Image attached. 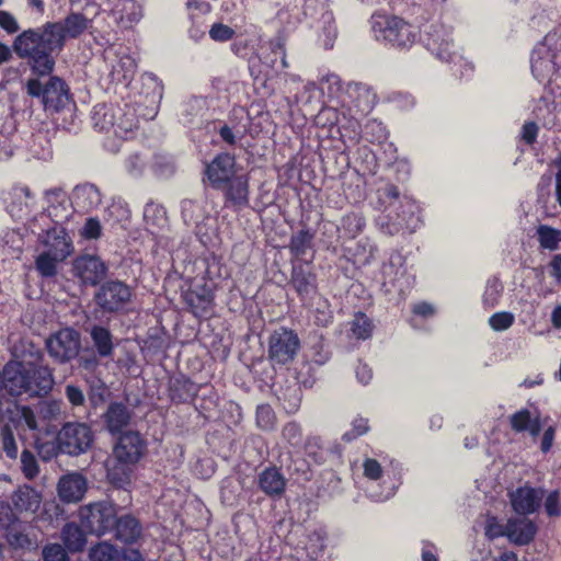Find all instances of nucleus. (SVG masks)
I'll list each match as a JSON object with an SVG mask.
<instances>
[{"mask_svg":"<svg viewBox=\"0 0 561 561\" xmlns=\"http://www.w3.org/2000/svg\"><path fill=\"white\" fill-rule=\"evenodd\" d=\"M87 480L80 473H69L58 482V496L64 503L79 502L87 492Z\"/></svg>","mask_w":561,"mask_h":561,"instance_id":"19","label":"nucleus"},{"mask_svg":"<svg viewBox=\"0 0 561 561\" xmlns=\"http://www.w3.org/2000/svg\"><path fill=\"white\" fill-rule=\"evenodd\" d=\"M404 207L408 208V211L403 210L402 214H397L394 219L391 217L390 213L386 216L391 221L387 224V232L389 234L397 233L403 227H410V220L412 219L413 209L415 206L410 201H407Z\"/></svg>","mask_w":561,"mask_h":561,"instance_id":"46","label":"nucleus"},{"mask_svg":"<svg viewBox=\"0 0 561 561\" xmlns=\"http://www.w3.org/2000/svg\"><path fill=\"white\" fill-rule=\"evenodd\" d=\"M503 291V285L497 278L489 279L482 297L483 305L486 308H494L500 300Z\"/></svg>","mask_w":561,"mask_h":561,"instance_id":"49","label":"nucleus"},{"mask_svg":"<svg viewBox=\"0 0 561 561\" xmlns=\"http://www.w3.org/2000/svg\"><path fill=\"white\" fill-rule=\"evenodd\" d=\"M508 540L517 546H526L530 543L536 534H537V525L524 517V518H517V517H511L508 518Z\"/></svg>","mask_w":561,"mask_h":561,"instance_id":"23","label":"nucleus"},{"mask_svg":"<svg viewBox=\"0 0 561 561\" xmlns=\"http://www.w3.org/2000/svg\"><path fill=\"white\" fill-rule=\"evenodd\" d=\"M131 416V410L123 402H111L102 415L106 430L113 435L123 433V428L129 425Z\"/></svg>","mask_w":561,"mask_h":561,"instance_id":"20","label":"nucleus"},{"mask_svg":"<svg viewBox=\"0 0 561 561\" xmlns=\"http://www.w3.org/2000/svg\"><path fill=\"white\" fill-rule=\"evenodd\" d=\"M276 415L270 404H261L256 408V425L264 431L273 430Z\"/></svg>","mask_w":561,"mask_h":561,"instance_id":"52","label":"nucleus"},{"mask_svg":"<svg viewBox=\"0 0 561 561\" xmlns=\"http://www.w3.org/2000/svg\"><path fill=\"white\" fill-rule=\"evenodd\" d=\"M508 520L506 524H501L496 516H488L484 526V535L489 540H494L501 537L508 539Z\"/></svg>","mask_w":561,"mask_h":561,"instance_id":"50","label":"nucleus"},{"mask_svg":"<svg viewBox=\"0 0 561 561\" xmlns=\"http://www.w3.org/2000/svg\"><path fill=\"white\" fill-rule=\"evenodd\" d=\"M363 136L370 142H380L387 138V129L381 122L371 119L365 124Z\"/></svg>","mask_w":561,"mask_h":561,"instance_id":"51","label":"nucleus"},{"mask_svg":"<svg viewBox=\"0 0 561 561\" xmlns=\"http://www.w3.org/2000/svg\"><path fill=\"white\" fill-rule=\"evenodd\" d=\"M341 115L339 111L331 106H323L314 117L317 126L327 128L339 126L341 123Z\"/></svg>","mask_w":561,"mask_h":561,"instance_id":"48","label":"nucleus"},{"mask_svg":"<svg viewBox=\"0 0 561 561\" xmlns=\"http://www.w3.org/2000/svg\"><path fill=\"white\" fill-rule=\"evenodd\" d=\"M125 167L130 175L139 176L145 170L146 160L139 153H133L126 159Z\"/></svg>","mask_w":561,"mask_h":561,"instance_id":"64","label":"nucleus"},{"mask_svg":"<svg viewBox=\"0 0 561 561\" xmlns=\"http://www.w3.org/2000/svg\"><path fill=\"white\" fill-rule=\"evenodd\" d=\"M205 174L215 190H221L224 184L236 178V159L232 154L222 152L206 164Z\"/></svg>","mask_w":561,"mask_h":561,"instance_id":"12","label":"nucleus"},{"mask_svg":"<svg viewBox=\"0 0 561 561\" xmlns=\"http://www.w3.org/2000/svg\"><path fill=\"white\" fill-rule=\"evenodd\" d=\"M293 263L289 284L297 293L300 300L311 298L318 291V278L313 272L311 261Z\"/></svg>","mask_w":561,"mask_h":561,"instance_id":"11","label":"nucleus"},{"mask_svg":"<svg viewBox=\"0 0 561 561\" xmlns=\"http://www.w3.org/2000/svg\"><path fill=\"white\" fill-rule=\"evenodd\" d=\"M131 288L121 280L103 283L94 295L96 306L105 313L122 311L130 301Z\"/></svg>","mask_w":561,"mask_h":561,"instance_id":"10","label":"nucleus"},{"mask_svg":"<svg viewBox=\"0 0 561 561\" xmlns=\"http://www.w3.org/2000/svg\"><path fill=\"white\" fill-rule=\"evenodd\" d=\"M543 495V489L524 485L510 493V502L516 514L527 516L538 511Z\"/></svg>","mask_w":561,"mask_h":561,"instance_id":"15","label":"nucleus"},{"mask_svg":"<svg viewBox=\"0 0 561 561\" xmlns=\"http://www.w3.org/2000/svg\"><path fill=\"white\" fill-rule=\"evenodd\" d=\"M11 502L19 513H35L39 508L42 494L33 486L23 484L12 493Z\"/></svg>","mask_w":561,"mask_h":561,"instance_id":"26","label":"nucleus"},{"mask_svg":"<svg viewBox=\"0 0 561 561\" xmlns=\"http://www.w3.org/2000/svg\"><path fill=\"white\" fill-rule=\"evenodd\" d=\"M91 23L83 13L70 12L62 20L22 31L13 39V49L19 58L27 61L34 75L50 76L67 39L79 38Z\"/></svg>","mask_w":561,"mask_h":561,"instance_id":"1","label":"nucleus"},{"mask_svg":"<svg viewBox=\"0 0 561 561\" xmlns=\"http://www.w3.org/2000/svg\"><path fill=\"white\" fill-rule=\"evenodd\" d=\"M181 215L186 226H196L207 214L197 202L184 199L181 202Z\"/></svg>","mask_w":561,"mask_h":561,"instance_id":"40","label":"nucleus"},{"mask_svg":"<svg viewBox=\"0 0 561 561\" xmlns=\"http://www.w3.org/2000/svg\"><path fill=\"white\" fill-rule=\"evenodd\" d=\"M41 241L47 248L46 251L58 259H66L72 251L70 238L62 225H54L47 229Z\"/></svg>","mask_w":561,"mask_h":561,"instance_id":"18","label":"nucleus"},{"mask_svg":"<svg viewBox=\"0 0 561 561\" xmlns=\"http://www.w3.org/2000/svg\"><path fill=\"white\" fill-rule=\"evenodd\" d=\"M37 454L44 461H49L61 453V444L58 442V435L54 440L36 442Z\"/></svg>","mask_w":561,"mask_h":561,"instance_id":"56","label":"nucleus"},{"mask_svg":"<svg viewBox=\"0 0 561 561\" xmlns=\"http://www.w3.org/2000/svg\"><path fill=\"white\" fill-rule=\"evenodd\" d=\"M116 506L107 501L89 503L79 508V520L89 535L101 537L113 531Z\"/></svg>","mask_w":561,"mask_h":561,"instance_id":"5","label":"nucleus"},{"mask_svg":"<svg viewBox=\"0 0 561 561\" xmlns=\"http://www.w3.org/2000/svg\"><path fill=\"white\" fill-rule=\"evenodd\" d=\"M369 431L368 420L365 417H356L352 423V430L344 433L343 440L352 442Z\"/></svg>","mask_w":561,"mask_h":561,"instance_id":"59","label":"nucleus"},{"mask_svg":"<svg viewBox=\"0 0 561 561\" xmlns=\"http://www.w3.org/2000/svg\"><path fill=\"white\" fill-rule=\"evenodd\" d=\"M346 95L350 99V103L362 115L369 113L376 104V94L370 87L364 83H348Z\"/></svg>","mask_w":561,"mask_h":561,"instance_id":"22","label":"nucleus"},{"mask_svg":"<svg viewBox=\"0 0 561 561\" xmlns=\"http://www.w3.org/2000/svg\"><path fill=\"white\" fill-rule=\"evenodd\" d=\"M49 356L58 364L77 358L81 350V335L72 328L60 329L45 341Z\"/></svg>","mask_w":561,"mask_h":561,"instance_id":"7","label":"nucleus"},{"mask_svg":"<svg viewBox=\"0 0 561 561\" xmlns=\"http://www.w3.org/2000/svg\"><path fill=\"white\" fill-rule=\"evenodd\" d=\"M95 353L101 358H111L114 354V336L110 329L100 324H93L88 330Z\"/></svg>","mask_w":561,"mask_h":561,"instance_id":"28","label":"nucleus"},{"mask_svg":"<svg viewBox=\"0 0 561 561\" xmlns=\"http://www.w3.org/2000/svg\"><path fill=\"white\" fill-rule=\"evenodd\" d=\"M333 321V312L330 309L328 300L318 304L314 309V323L319 327H328Z\"/></svg>","mask_w":561,"mask_h":561,"instance_id":"58","label":"nucleus"},{"mask_svg":"<svg viewBox=\"0 0 561 561\" xmlns=\"http://www.w3.org/2000/svg\"><path fill=\"white\" fill-rule=\"evenodd\" d=\"M515 321V317L512 312L501 311L495 312L489 318V325L494 331H505L510 329Z\"/></svg>","mask_w":561,"mask_h":561,"instance_id":"57","label":"nucleus"},{"mask_svg":"<svg viewBox=\"0 0 561 561\" xmlns=\"http://www.w3.org/2000/svg\"><path fill=\"white\" fill-rule=\"evenodd\" d=\"M234 35V31L222 23H215L209 30V36L215 42H228Z\"/></svg>","mask_w":561,"mask_h":561,"instance_id":"63","label":"nucleus"},{"mask_svg":"<svg viewBox=\"0 0 561 561\" xmlns=\"http://www.w3.org/2000/svg\"><path fill=\"white\" fill-rule=\"evenodd\" d=\"M425 33V45L437 58L451 62L458 56L450 51L451 39L448 30L439 23L427 26Z\"/></svg>","mask_w":561,"mask_h":561,"instance_id":"13","label":"nucleus"},{"mask_svg":"<svg viewBox=\"0 0 561 561\" xmlns=\"http://www.w3.org/2000/svg\"><path fill=\"white\" fill-rule=\"evenodd\" d=\"M147 442L137 431L121 433L113 445L111 465L107 468L110 483L127 491L131 484V467L146 454Z\"/></svg>","mask_w":561,"mask_h":561,"instance_id":"2","label":"nucleus"},{"mask_svg":"<svg viewBox=\"0 0 561 561\" xmlns=\"http://www.w3.org/2000/svg\"><path fill=\"white\" fill-rule=\"evenodd\" d=\"M116 119L113 125V133L119 138H127L128 134L138 128V118L134 108L126 105L125 108L116 107Z\"/></svg>","mask_w":561,"mask_h":561,"instance_id":"32","label":"nucleus"},{"mask_svg":"<svg viewBox=\"0 0 561 561\" xmlns=\"http://www.w3.org/2000/svg\"><path fill=\"white\" fill-rule=\"evenodd\" d=\"M537 237L541 248L553 251L558 249L561 241V230L547 225L537 228Z\"/></svg>","mask_w":561,"mask_h":561,"instance_id":"43","label":"nucleus"},{"mask_svg":"<svg viewBox=\"0 0 561 561\" xmlns=\"http://www.w3.org/2000/svg\"><path fill=\"white\" fill-rule=\"evenodd\" d=\"M136 60L127 53H117L110 77L113 83L128 84L136 72Z\"/></svg>","mask_w":561,"mask_h":561,"instance_id":"30","label":"nucleus"},{"mask_svg":"<svg viewBox=\"0 0 561 561\" xmlns=\"http://www.w3.org/2000/svg\"><path fill=\"white\" fill-rule=\"evenodd\" d=\"M341 140L346 144L347 141L355 145L362 137V127L358 119L354 117H346L342 115L341 123L337 126Z\"/></svg>","mask_w":561,"mask_h":561,"instance_id":"39","label":"nucleus"},{"mask_svg":"<svg viewBox=\"0 0 561 561\" xmlns=\"http://www.w3.org/2000/svg\"><path fill=\"white\" fill-rule=\"evenodd\" d=\"M370 27L375 38L398 49H409L419 35L417 28L403 19L385 13H374Z\"/></svg>","mask_w":561,"mask_h":561,"instance_id":"3","label":"nucleus"},{"mask_svg":"<svg viewBox=\"0 0 561 561\" xmlns=\"http://www.w3.org/2000/svg\"><path fill=\"white\" fill-rule=\"evenodd\" d=\"M105 215L108 220L115 224H122L130 218V209L125 201L117 198L113 199L107 206Z\"/></svg>","mask_w":561,"mask_h":561,"instance_id":"47","label":"nucleus"},{"mask_svg":"<svg viewBox=\"0 0 561 561\" xmlns=\"http://www.w3.org/2000/svg\"><path fill=\"white\" fill-rule=\"evenodd\" d=\"M61 453L78 456L87 453L93 444L94 434L85 423L68 422L58 432Z\"/></svg>","mask_w":561,"mask_h":561,"instance_id":"8","label":"nucleus"},{"mask_svg":"<svg viewBox=\"0 0 561 561\" xmlns=\"http://www.w3.org/2000/svg\"><path fill=\"white\" fill-rule=\"evenodd\" d=\"M383 286H390L387 290L394 289L399 295H405L414 285L415 277L405 266V257L399 251H392L381 268Z\"/></svg>","mask_w":561,"mask_h":561,"instance_id":"9","label":"nucleus"},{"mask_svg":"<svg viewBox=\"0 0 561 561\" xmlns=\"http://www.w3.org/2000/svg\"><path fill=\"white\" fill-rule=\"evenodd\" d=\"M316 233L310 228L300 229L290 237L288 249L293 256L302 260L313 248Z\"/></svg>","mask_w":561,"mask_h":561,"instance_id":"33","label":"nucleus"},{"mask_svg":"<svg viewBox=\"0 0 561 561\" xmlns=\"http://www.w3.org/2000/svg\"><path fill=\"white\" fill-rule=\"evenodd\" d=\"M0 438H1V448H2L3 453L7 455V457L10 459H16L18 445H16L13 432L8 425H4L1 427Z\"/></svg>","mask_w":561,"mask_h":561,"instance_id":"54","label":"nucleus"},{"mask_svg":"<svg viewBox=\"0 0 561 561\" xmlns=\"http://www.w3.org/2000/svg\"><path fill=\"white\" fill-rule=\"evenodd\" d=\"M350 331L358 340L370 337L374 329L371 320L363 312H357L350 322Z\"/></svg>","mask_w":561,"mask_h":561,"instance_id":"44","label":"nucleus"},{"mask_svg":"<svg viewBox=\"0 0 561 561\" xmlns=\"http://www.w3.org/2000/svg\"><path fill=\"white\" fill-rule=\"evenodd\" d=\"M511 428L515 433H528L533 439H536L541 430L539 412L533 413L528 409H520L510 416Z\"/></svg>","mask_w":561,"mask_h":561,"instance_id":"21","label":"nucleus"},{"mask_svg":"<svg viewBox=\"0 0 561 561\" xmlns=\"http://www.w3.org/2000/svg\"><path fill=\"white\" fill-rule=\"evenodd\" d=\"M257 485L267 496H280L286 489V479L276 467H267L259 473Z\"/></svg>","mask_w":561,"mask_h":561,"instance_id":"25","label":"nucleus"},{"mask_svg":"<svg viewBox=\"0 0 561 561\" xmlns=\"http://www.w3.org/2000/svg\"><path fill=\"white\" fill-rule=\"evenodd\" d=\"M107 265L96 255H81L73 262L75 275L84 285L96 286L107 274Z\"/></svg>","mask_w":561,"mask_h":561,"instance_id":"14","label":"nucleus"},{"mask_svg":"<svg viewBox=\"0 0 561 561\" xmlns=\"http://www.w3.org/2000/svg\"><path fill=\"white\" fill-rule=\"evenodd\" d=\"M198 388L185 377L175 378L170 386L171 399L175 402H187L194 399Z\"/></svg>","mask_w":561,"mask_h":561,"instance_id":"37","label":"nucleus"},{"mask_svg":"<svg viewBox=\"0 0 561 561\" xmlns=\"http://www.w3.org/2000/svg\"><path fill=\"white\" fill-rule=\"evenodd\" d=\"M113 15L117 23L129 27L141 19L142 11L135 0H119L113 9Z\"/></svg>","mask_w":561,"mask_h":561,"instance_id":"31","label":"nucleus"},{"mask_svg":"<svg viewBox=\"0 0 561 561\" xmlns=\"http://www.w3.org/2000/svg\"><path fill=\"white\" fill-rule=\"evenodd\" d=\"M283 438L294 448H300L302 444V430L299 423L288 422L282 430Z\"/></svg>","mask_w":561,"mask_h":561,"instance_id":"53","label":"nucleus"},{"mask_svg":"<svg viewBox=\"0 0 561 561\" xmlns=\"http://www.w3.org/2000/svg\"><path fill=\"white\" fill-rule=\"evenodd\" d=\"M545 511L550 517H558L561 515V501L560 492L558 490L551 491L545 500Z\"/></svg>","mask_w":561,"mask_h":561,"instance_id":"62","label":"nucleus"},{"mask_svg":"<svg viewBox=\"0 0 561 561\" xmlns=\"http://www.w3.org/2000/svg\"><path fill=\"white\" fill-rule=\"evenodd\" d=\"M113 530H115V537L118 540L125 543H133L140 537L142 527L133 515L125 514L117 517L116 514Z\"/></svg>","mask_w":561,"mask_h":561,"instance_id":"29","label":"nucleus"},{"mask_svg":"<svg viewBox=\"0 0 561 561\" xmlns=\"http://www.w3.org/2000/svg\"><path fill=\"white\" fill-rule=\"evenodd\" d=\"M300 350L298 334L286 327L274 330L268 337L267 358L273 366H285L296 358Z\"/></svg>","mask_w":561,"mask_h":561,"instance_id":"6","label":"nucleus"},{"mask_svg":"<svg viewBox=\"0 0 561 561\" xmlns=\"http://www.w3.org/2000/svg\"><path fill=\"white\" fill-rule=\"evenodd\" d=\"M195 234L205 247H215L220 242L217 221L208 214L195 226Z\"/></svg>","mask_w":561,"mask_h":561,"instance_id":"35","label":"nucleus"},{"mask_svg":"<svg viewBox=\"0 0 561 561\" xmlns=\"http://www.w3.org/2000/svg\"><path fill=\"white\" fill-rule=\"evenodd\" d=\"M185 302L196 317H206L214 305L213 289L205 284L201 289L188 290L184 296Z\"/></svg>","mask_w":561,"mask_h":561,"instance_id":"24","label":"nucleus"},{"mask_svg":"<svg viewBox=\"0 0 561 561\" xmlns=\"http://www.w3.org/2000/svg\"><path fill=\"white\" fill-rule=\"evenodd\" d=\"M328 0H305L302 10L306 16L316 18L328 11Z\"/></svg>","mask_w":561,"mask_h":561,"instance_id":"60","label":"nucleus"},{"mask_svg":"<svg viewBox=\"0 0 561 561\" xmlns=\"http://www.w3.org/2000/svg\"><path fill=\"white\" fill-rule=\"evenodd\" d=\"M144 220L147 229L153 232L167 224V211L161 204L149 201L144 208Z\"/></svg>","mask_w":561,"mask_h":561,"instance_id":"38","label":"nucleus"},{"mask_svg":"<svg viewBox=\"0 0 561 561\" xmlns=\"http://www.w3.org/2000/svg\"><path fill=\"white\" fill-rule=\"evenodd\" d=\"M72 201L80 210L91 211L102 203V194L92 183L79 184L73 188Z\"/></svg>","mask_w":561,"mask_h":561,"instance_id":"27","label":"nucleus"},{"mask_svg":"<svg viewBox=\"0 0 561 561\" xmlns=\"http://www.w3.org/2000/svg\"><path fill=\"white\" fill-rule=\"evenodd\" d=\"M91 561H119V550L113 543L101 541L89 551Z\"/></svg>","mask_w":561,"mask_h":561,"instance_id":"41","label":"nucleus"},{"mask_svg":"<svg viewBox=\"0 0 561 561\" xmlns=\"http://www.w3.org/2000/svg\"><path fill=\"white\" fill-rule=\"evenodd\" d=\"M225 206L234 211H239L249 206V178L248 175H237L228 183L224 184Z\"/></svg>","mask_w":561,"mask_h":561,"instance_id":"16","label":"nucleus"},{"mask_svg":"<svg viewBox=\"0 0 561 561\" xmlns=\"http://www.w3.org/2000/svg\"><path fill=\"white\" fill-rule=\"evenodd\" d=\"M378 197L379 207H383L385 210H389L391 207H394L400 202V192L399 188L393 184H386L379 187L376 192Z\"/></svg>","mask_w":561,"mask_h":561,"instance_id":"45","label":"nucleus"},{"mask_svg":"<svg viewBox=\"0 0 561 561\" xmlns=\"http://www.w3.org/2000/svg\"><path fill=\"white\" fill-rule=\"evenodd\" d=\"M26 92L33 98L41 99L44 110L51 114L68 112L72 115L75 103L66 82L56 76H50L43 83L38 78H31L26 82Z\"/></svg>","mask_w":561,"mask_h":561,"instance_id":"4","label":"nucleus"},{"mask_svg":"<svg viewBox=\"0 0 561 561\" xmlns=\"http://www.w3.org/2000/svg\"><path fill=\"white\" fill-rule=\"evenodd\" d=\"M45 561H69L66 549L59 543L48 545L43 550Z\"/></svg>","mask_w":561,"mask_h":561,"instance_id":"61","label":"nucleus"},{"mask_svg":"<svg viewBox=\"0 0 561 561\" xmlns=\"http://www.w3.org/2000/svg\"><path fill=\"white\" fill-rule=\"evenodd\" d=\"M47 208L46 216L50 218L54 225H62L71 216V202L66 192L61 188H51L45 193Z\"/></svg>","mask_w":561,"mask_h":561,"instance_id":"17","label":"nucleus"},{"mask_svg":"<svg viewBox=\"0 0 561 561\" xmlns=\"http://www.w3.org/2000/svg\"><path fill=\"white\" fill-rule=\"evenodd\" d=\"M116 107L107 106L105 104H98L92 111V124L93 127L100 131L113 130L116 119Z\"/></svg>","mask_w":561,"mask_h":561,"instance_id":"36","label":"nucleus"},{"mask_svg":"<svg viewBox=\"0 0 561 561\" xmlns=\"http://www.w3.org/2000/svg\"><path fill=\"white\" fill-rule=\"evenodd\" d=\"M65 259L44 251L35 260V268L42 277H53L57 274V264Z\"/></svg>","mask_w":561,"mask_h":561,"instance_id":"42","label":"nucleus"},{"mask_svg":"<svg viewBox=\"0 0 561 561\" xmlns=\"http://www.w3.org/2000/svg\"><path fill=\"white\" fill-rule=\"evenodd\" d=\"M88 533L82 528L81 524L67 523L61 531V538L65 547L71 552L83 550Z\"/></svg>","mask_w":561,"mask_h":561,"instance_id":"34","label":"nucleus"},{"mask_svg":"<svg viewBox=\"0 0 561 561\" xmlns=\"http://www.w3.org/2000/svg\"><path fill=\"white\" fill-rule=\"evenodd\" d=\"M21 470L28 480L34 479L39 472L34 454L27 449H24L21 454Z\"/></svg>","mask_w":561,"mask_h":561,"instance_id":"55","label":"nucleus"}]
</instances>
